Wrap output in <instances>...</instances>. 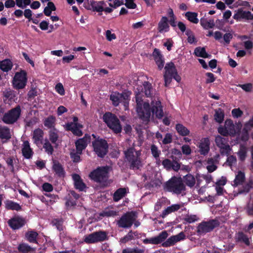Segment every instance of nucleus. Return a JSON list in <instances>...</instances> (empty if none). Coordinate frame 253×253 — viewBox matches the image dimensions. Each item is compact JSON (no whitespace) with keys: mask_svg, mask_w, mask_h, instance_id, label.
I'll return each instance as SVG.
<instances>
[{"mask_svg":"<svg viewBox=\"0 0 253 253\" xmlns=\"http://www.w3.org/2000/svg\"><path fill=\"white\" fill-rule=\"evenodd\" d=\"M135 91V100L136 102V112L139 117L144 122L147 123L149 121L151 116V111L149 103L143 102L142 97L143 92Z\"/></svg>","mask_w":253,"mask_h":253,"instance_id":"1","label":"nucleus"},{"mask_svg":"<svg viewBox=\"0 0 253 253\" xmlns=\"http://www.w3.org/2000/svg\"><path fill=\"white\" fill-rule=\"evenodd\" d=\"M125 157L128 162L130 168L133 169H138L142 167L140 160L141 152L135 151L133 148H129L124 152Z\"/></svg>","mask_w":253,"mask_h":253,"instance_id":"2","label":"nucleus"},{"mask_svg":"<svg viewBox=\"0 0 253 253\" xmlns=\"http://www.w3.org/2000/svg\"><path fill=\"white\" fill-rule=\"evenodd\" d=\"M165 70L164 78L166 86H168L170 84L172 79H174L177 82L180 81L181 78L178 75L177 70L172 62L167 63L165 67Z\"/></svg>","mask_w":253,"mask_h":253,"instance_id":"3","label":"nucleus"},{"mask_svg":"<svg viewBox=\"0 0 253 253\" xmlns=\"http://www.w3.org/2000/svg\"><path fill=\"white\" fill-rule=\"evenodd\" d=\"M240 128L238 126H235L231 120H227L224 123V126H220L218 128V132L223 136H235L240 131Z\"/></svg>","mask_w":253,"mask_h":253,"instance_id":"4","label":"nucleus"},{"mask_svg":"<svg viewBox=\"0 0 253 253\" xmlns=\"http://www.w3.org/2000/svg\"><path fill=\"white\" fill-rule=\"evenodd\" d=\"M165 189L169 192L179 194L185 191V186L181 179L174 177L166 182Z\"/></svg>","mask_w":253,"mask_h":253,"instance_id":"5","label":"nucleus"},{"mask_svg":"<svg viewBox=\"0 0 253 253\" xmlns=\"http://www.w3.org/2000/svg\"><path fill=\"white\" fill-rule=\"evenodd\" d=\"M104 122L113 131L118 133L121 131L122 127L119 120L111 113H106L103 116Z\"/></svg>","mask_w":253,"mask_h":253,"instance_id":"6","label":"nucleus"},{"mask_svg":"<svg viewBox=\"0 0 253 253\" xmlns=\"http://www.w3.org/2000/svg\"><path fill=\"white\" fill-rule=\"evenodd\" d=\"M219 225V222L217 219H211L207 221H203L199 223L197 228V235L204 236L206 233L213 230Z\"/></svg>","mask_w":253,"mask_h":253,"instance_id":"7","label":"nucleus"},{"mask_svg":"<svg viewBox=\"0 0 253 253\" xmlns=\"http://www.w3.org/2000/svg\"><path fill=\"white\" fill-rule=\"evenodd\" d=\"M137 217V215L134 212H127L117 221V225L120 228H129L131 227Z\"/></svg>","mask_w":253,"mask_h":253,"instance_id":"8","label":"nucleus"},{"mask_svg":"<svg viewBox=\"0 0 253 253\" xmlns=\"http://www.w3.org/2000/svg\"><path fill=\"white\" fill-rule=\"evenodd\" d=\"M21 113V107L19 105H18L5 113L3 116L2 121L7 125L13 124L20 118Z\"/></svg>","mask_w":253,"mask_h":253,"instance_id":"9","label":"nucleus"},{"mask_svg":"<svg viewBox=\"0 0 253 253\" xmlns=\"http://www.w3.org/2000/svg\"><path fill=\"white\" fill-rule=\"evenodd\" d=\"M108 167H99L91 172L89 176L94 181L104 182L108 177Z\"/></svg>","mask_w":253,"mask_h":253,"instance_id":"10","label":"nucleus"},{"mask_svg":"<svg viewBox=\"0 0 253 253\" xmlns=\"http://www.w3.org/2000/svg\"><path fill=\"white\" fill-rule=\"evenodd\" d=\"M129 98V94L128 93L123 92L120 93L118 92L112 93L110 97V99L114 106H117L120 102H123L126 110L127 109L128 106Z\"/></svg>","mask_w":253,"mask_h":253,"instance_id":"11","label":"nucleus"},{"mask_svg":"<svg viewBox=\"0 0 253 253\" xmlns=\"http://www.w3.org/2000/svg\"><path fill=\"white\" fill-rule=\"evenodd\" d=\"M107 239V234L105 231L94 232L84 237V242L87 244L101 242Z\"/></svg>","mask_w":253,"mask_h":253,"instance_id":"12","label":"nucleus"},{"mask_svg":"<svg viewBox=\"0 0 253 253\" xmlns=\"http://www.w3.org/2000/svg\"><path fill=\"white\" fill-rule=\"evenodd\" d=\"M215 142L216 146L219 148L220 153L221 155H228L231 149L228 143V139L217 135L215 138Z\"/></svg>","mask_w":253,"mask_h":253,"instance_id":"13","label":"nucleus"},{"mask_svg":"<svg viewBox=\"0 0 253 253\" xmlns=\"http://www.w3.org/2000/svg\"><path fill=\"white\" fill-rule=\"evenodd\" d=\"M26 76L27 74L24 71L16 73L12 81L14 87L16 89L24 88L27 81Z\"/></svg>","mask_w":253,"mask_h":253,"instance_id":"14","label":"nucleus"},{"mask_svg":"<svg viewBox=\"0 0 253 253\" xmlns=\"http://www.w3.org/2000/svg\"><path fill=\"white\" fill-rule=\"evenodd\" d=\"M94 151L98 157H103L107 152L108 145L103 139H96L92 142Z\"/></svg>","mask_w":253,"mask_h":253,"instance_id":"15","label":"nucleus"},{"mask_svg":"<svg viewBox=\"0 0 253 253\" xmlns=\"http://www.w3.org/2000/svg\"><path fill=\"white\" fill-rule=\"evenodd\" d=\"M168 236V234L167 231H164L157 236L143 239V243L145 244H159L163 242L167 238Z\"/></svg>","mask_w":253,"mask_h":253,"instance_id":"16","label":"nucleus"},{"mask_svg":"<svg viewBox=\"0 0 253 253\" xmlns=\"http://www.w3.org/2000/svg\"><path fill=\"white\" fill-rule=\"evenodd\" d=\"M185 239V235L183 232H181L177 235L172 236L163 243L164 247H168L174 245L178 242L182 241Z\"/></svg>","mask_w":253,"mask_h":253,"instance_id":"17","label":"nucleus"},{"mask_svg":"<svg viewBox=\"0 0 253 253\" xmlns=\"http://www.w3.org/2000/svg\"><path fill=\"white\" fill-rule=\"evenodd\" d=\"M90 140V136L87 134H85L83 138L78 139L75 142L76 150L79 153H82L83 150L85 149Z\"/></svg>","mask_w":253,"mask_h":253,"instance_id":"18","label":"nucleus"},{"mask_svg":"<svg viewBox=\"0 0 253 253\" xmlns=\"http://www.w3.org/2000/svg\"><path fill=\"white\" fill-rule=\"evenodd\" d=\"M152 105V112L155 114L156 116L158 118H162L163 117L164 113L162 109L161 103L158 99L156 100L155 98L151 103Z\"/></svg>","mask_w":253,"mask_h":253,"instance_id":"19","label":"nucleus"},{"mask_svg":"<svg viewBox=\"0 0 253 253\" xmlns=\"http://www.w3.org/2000/svg\"><path fill=\"white\" fill-rule=\"evenodd\" d=\"M60 131L55 128H52L49 129L48 131V140L51 143L55 145V146L58 145L60 142Z\"/></svg>","mask_w":253,"mask_h":253,"instance_id":"20","label":"nucleus"},{"mask_svg":"<svg viewBox=\"0 0 253 253\" xmlns=\"http://www.w3.org/2000/svg\"><path fill=\"white\" fill-rule=\"evenodd\" d=\"M210 141L209 138H203L201 139L198 147L201 155L206 156L210 151Z\"/></svg>","mask_w":253,"mask_h":253,"instance_id":"21","label":"nucleus"},{"mask_svg":"<svg viewBox=\"0 0 253 253\" xmlns=\"http://www.w3.org/2000/svg\"><path fill=\"white\" fill-rule=\"evenodd\" d=\"M11 138L10 129L6 126L0 125V139L2 142H6Z\"/></svg>","mask_w":253,"mask_h":253,"instance_id":"22","label":"nucleus"},{"mask_svg":"<svg viewBox=\"0 0 253 253\" xmlns=\"http://www.w3.org/2000/svg\"><path fill=\"white\" fill-rule=\"evenodd\" d=\"M219 155H216L213 158H209L207 160V169L209 172H212L217 169L216 165L218 163Z\"/></svg>","mask_w":253,"mask_h":253,"instance_id":"23","label":"nucleus"},{"mask_svg":"<svg viewBox=\"0 0 253 253\" xmlns=\"http://www.w3.org/2000/svg\"><path fill=\"white\" fill-rule=\"evenodd\" d=\"M83 126L78 123H68L66 125L67 129L71 130L75 135L81 136L83 134L82 130L80 129Z\"/></svg>","mask_w":253,"mask_h":253,"instance_id":"24","label":"nucleus"},{"mask_svg":"<svg viewBox=\"0 0 253 253\" xmlns=\"http://www.w3.org/2000/svg\"><path fill=\"white\" fill-rule=\"evenodd\" d=\"M22 153L23 156L26 159H30L33 155L32 149L30 147L28 141H24L22 144Z\"/></svg>","mask_w":253,"mask_h":253,"instance_id":"25","label":"nucleus"},{"mask_svg":"<svg viewBox=\"0 0 253 253\" xmlns=\"http://www.w3.org/2000/svg\"><path fill=\"white\" fill-rule=\"evenodd\" d=\"M128 192V188H120L117 189L113 194V200L115 202H118L126 196Z\"/></svg>","mask_w":253,"mask_h":253,"instance_id":"26","label":"nucleus"},{"mask_svg":"<svg viewBox=\"0 0 253 253\" xmlns=\"http://www.w3.org/2000/svg\"><path fill=\"white\" fill-rule=\"evenodd\" d=\"M72 178L74 181V185L77 189L80 191H84L86 188L85 184L83 182L80 176L77 174H74L72 175Z\"/></svg>","mask_w":253,"mask_h":253,"instance_id":"27","label":"nucleus"},{"mask_svg":"<svg viewBox=\"0 0 253 253\" xmlns=\"http://www.w3.org/2000/svg\"><path fill=\"white\" fill-rule=\"evenodd\" d=\"M168 19L166 16H163L158 23V30L160 33H164L169 31V26Z\"/></svg>","mask_w":253,"mask_h":253,"instance_id":"28","label":"nucleus"},{"mask_svg":"<svg viewBox=\"0 0 253 253\" xmlns=\"http://www.w3.org/2000/svg\"><path fill=\"white\" fill-rule=\"evenodd\" d=\"M43 131L40 128H37L33 131L32 137L34 142L37 145L42 143V141L43 139Z\"/></svg>","mask_w":253,"mask_h":253,"instance_id":"29","label":"nucleus"},{"mask_svg":"<svg viewBox=\"0 0 253 253\" xmlns=\"http://www.w3.org/2000/svg\"><path fill=\"white\" fill-rule=\"evenodd\" d=\"M24 220L21 218H14L8 221L9 225L13 229H17L24 225Z\"/></svg>","mask_w":253,"mask_h":253,"instance_id":"30","label":"nucleus"},{"mask_svg":"<svg viewBox=\"0 0 253 253\" xmlns=\"http://www.w3.org/2000/svg\"><path fill=\"white\" fill-rule=\"evenodd\" d=\"M153 55L155 56V61L158 65L159 69L161 70L164 67V61L162 59V57L159 50L155 48L153 52Z\"/></svg>","mask_w":253,"mask_h":253,"instance_id":"31","label":"nucleus"},{"mask_svg":"<svg viewBox=\"0 0 253 253\" xmlns=\"http://www.w3.org/2000/svg\"><path fill=\"white\" fill-rule=\"evenodd\" d=\"M38 236V233L33 230L28 231L25 233L26 240L30 243H37V238Z\"/></svg>","mask_w":253,"mask_h":253,"instance_id":"32","label":"nucleus"},{"mask_svg":"<svg viewBox=\"0 0 253 253\" xmlns=\"http://www.w3.org/2000/svg\"><path fill=\"white\" fill-rule=\"evenodd\" d=\"M194 53L197 57H201L203 58H210L211 55L209 54L206 51L205 47H197L194 50Z\"/></svg>","mask_w":253,"mask_h":253,"instance_id":"33","label":"nucleus"},{"mask_svg":"<svg viewBox=\"0 0 253 253\" xmlns=\"http://www.w3.org/2000/svg\"><path fill=\"white\" fill-rule=\"evenodd\" d=\"M51 143V142L47 138L45 139L42 142L43 148L45 152L49 155H52L54 151L53 147Z\"/></svg>","mask_w":253,"mask_h":253,"instance_id":"34","label":"nucleus"},{"mask_svg":"<svg viewBox=\"0 0 253 253\" xmlns=\"http://www.w3.org/2000/svg\"><path fill=\"white\" fill-rule=\"evenodd\" d=\"M200 24L205 29L212 28L215 25L213 19L207 20L204 18L201 19Z\"/></svg>","mask_w":253,"mask_h":253,"instance_id":"35","label":"nucleus"},{"mask_svg":"<svg viewBox=\"0 0 253 253\" xmlns=\"http://www.w3.org/2000/svg\"><path fill=\"white\" fill-rule=\"evenodd\" d=\"M12 67V63L10 60L5 59L0 61V69L3 72H8L10 70Z\"/></svg>","mask_w":253,"mask_h":253,"instance_id":"36","label":"nucleus"},{"mask_svg":"<svg viewBox=\"0 0 253 253\" xmlns=\"http://www.w3.org/2000/svg\"><path fill=\"white\" fill-rule=\"evenodd\" d=\"M184 182L189 187H193L196 183L195 178L191 174H188L183 177Z\"/></svg>","mask_w":253,"mask_h":253,"instance_id":"37","label":"nucleus"},{"mask_svg":"<svg viewBox=\"0 0 253 253\" xmlns=\"http://www.w3.org/2000/svg\"><path fill=\"white\" fill-rule=\"evenodd\" d=\"M52 166L53 169L59 176H63L64 174V170L61 165L56 161H53Z\"/></svg>","mask_w":253,"mask_h":253,"instance_id":"38","label":"nucleus"},{"mask_svg":"<svg viewBox=\"0 0 253 253\" xmlns=\"http://www.w3.org/2000/svg\"><path fill=\"white\" fill-rule=\"evenodd\" d=\"M245 179V173L241 171H239L238 172V174L236 175L235 178L234 180L233 185L234 186H237L239 185L242 184L244 181Z\"/></svg>","mask_w":253,"mask_h":253,"instance_id":"39","label":"nucleus"},{"mask_svg":"<svg viewBox=\"0 0 253 253\" xmlns=\"http://www.w3.org/2000/svg\"><path fill=\"white\" fill-rule=\"evenodd\" d=\"M5 205V208L7 210L19 211L21 209V206L19 204L11 201H6Z\"/></svg>","mask_w":253,"mask_h":253,"instance_id":"40","label":"nucleus"},{"mask_svg":"<svg viewBox=\"0 0 253 253\" xmlns=\"http://www.w3.org/2000/svg\"><path fill=\"white\" fill-rule=\"evenodd\" d=\"M44 125L50 129L55 128V118L52 116L47 117L44 121Z\"/></svg>","mask_w":253,"mask_h":253,"instance_id":"41","label":"nucleus"},{"mask_svg":"<svg viewBox=\"0 0 253 253\" xmlns=\"http://www.w3.org/2000/svg\"><path fill=\"white\" fill-rule=\"evenodd\" d=\"M185 16L189 21L193 23L197 24L199 22L197 13L188 11L185 13Z\"/></svg>","mask_w":253,"mask_h":253,"instance_id":"42","label":"nucleus"},{"mask_svg":"<svg viewBox=\"0 0 253 253\" xmlns=\"http://www.w3.org/2000/svg\"><path fill=\"white\" fill-rule=\"evenodd\" d=\"M175 128L178 133L182 136H186L190 133L189 130L182 124H177Z\"/></svg>","mask_w":253,"mask_h":253,"instance_id":"43","label":"nucleus"},{"mask_svg":"<svg viewBox=\"0 0 253 253\" xmlns=\"http://www.w3.org/2000/svg\"><path fill=\"white\" fill-rule=\"evenodd\" d=\"M118 214V211L110 208H106L100 214L101 216L106 217H114Z\"/></svg>","mask_w":253,"mask_h":253,"instance_id":"44","label":"nucleus"},{"mask_svg":"<svg viewBox=\"0 0 253 253\" xmlns=\"http://www.w3.org/2000/svg\"><path fill=\"white\" fill-rule=\"evenodd\" d=\"M247 149L244 145H240V149L237 152L239 159L241 161H244L247 157Z\"/></svg>","mask_w":253,"mask_h":253,"instance_id":"45","label":"nucleus"},{"mask_svg":"<svg viewBox=\"0 0 253 253\" xmlns=\"http://www.w3.org/2000/svg\"><path fill=\"white\" fill-rule=\"evenodd\" d=\"M214 117L216 122L219 123L222 122L224 117V114L221 109L219 108L215 110Z\"/></svg>","mask_w":253,"mask_h":253,"instance_id":"46","label":"nucleus"},{"mask_svg":"<svg viewBox=\"0 0 253 253\" xmlns=\"http://www.w3.org/2000/svg\"><path fill=\"white\" fill-rule=\"evenodd\" d=\"M136 235V234L135 232H133L130 230L125 236L120 239V242L121 243H126L134 239V236Z\"/></svg>","mask_w":253,"mask_h":253,"instance_id":"47","label":"nucleus"},{"mask_svg":"<svg viewBox=\"0 0 253 253\" xmlns=\"http://www.w3.org/2000/svg\"><path fill=\"white\" fill-rule=\"evenodd\" d=\"M18 250L22 253H27L34 250L29 245L26 243H21L18 246Z\"/></svg>","mask_w":253,"mask_h":253,"instance_id":"48","label":"nucleus"},{"mask_svg":"<svg viewBox=\"0 0 253 253\" xmlns=\"http://www.w3.org/2000/svg\"><path fill=\"white\" fill-rule=\"evenodd\" d=\"M104 4V2L103 1H95L93 2L91 4L92 7L94 11L97 12H102L104 10L103 5Z\"/></svg>","mask_w":253,"mask_h":253,"instance_id":"49","label":"nucleus"},{"mask_svg":"<svg viewBox=\"0 0 253 253\" xmlns=\"http://www.w3.org/2000/svg\"><path fill=\"white\" fill-rule=\"evenodd\" d=\"M56 7L52 2H48L47 6H46L43 12L46 16H49L50 15L52 11H55Z\"/></svg>","mask_w":253,"mask_h":253,"instance_id":"50","label":"nucleus"},{"mask_svg":"<svg viewBox=\"0 0 253 253\" xmlns=\"http://www.w3.org/2000/svg\"><path fill=\"white\" fill-rule=\"evenodd\" d=\"M143 86L145 95L147 97H150L153 92L151 84L147 82H145L143 84Z\"/></svg>","mask_w":253,"mask_h":253,"instance_id":"51","label":"nucleus"},{"mask_svg":"<svg viewBox=\"0 0 253 253\" xmlns=\"http://www.w3.org/2000/svg\"><path fill=\"white\" fill-rule=\"evenodd\" d=\"M145 250L137 247L124 249L122 253H144Z\"/></svg>","mask_w":253,"mask_h":253,"instance_id":"52","label":"nucleus"},{"mask_svg":"<svg viewBox=\"0 0 253 253\" xmlns=\"http://www.w3.org/2000/svg\"><path fill=\"white\" fill-rule=\"evenodd\" d=\"M82 153H79V152L76 150H72L70 153V157L74 162H79L81 160L80 155Z\"/></svg>","mask_w":253,"mask_h":253,"instance_id":"53","label":"nucleus"},{"mask_svg":"<svg viewBox=\"0 0 253 253\" xmlns=\"http://www.w3.org/2000/svg\"><path fill=\"white\" fill-rule=\"evenodd\" d=\"M151 151L153 156L156 159H158L159 158L161 154V151L159 150L158 148L155 145H151Z\"/></svg>","mask_w":253,"mask_h":253,"instance_id":"54","label":"nucleus"},{"mask_svg":"<svg viewBox=\"0 0 253 253\" xmlns=\"http://www.w3.org/2000/svg\"><path fill=\"white\" fill-rule=\"evenodd\" d=\"M240 17L243 19L253 20V14L250 11H243L241 13Z\"/></svg>","mask_w":253,"mask_h":253,"instance_id":"55","label":"nucleus"},{"mask_svg":"<svg viewBox=\"0 0 253 253\" xmlns=\"http://www.w3.org/2000/svg\"><path fill=\"white\" fill-rule=\"evenodd\" d=\"M232 116L234 118H238L242 116L243 114V112L242 110L240 109V108H236L232 110L231 112Z\"/></svg>","mask_w":253,"mask_h":253,"instance_id":"56","label":"nucleus"},{"mask_svg":"<svg viewBox=\"0 0 253 253\" xmlns=\"http://www.w3.org/2000/svg\"><path fill=\"white\" fill-rule=\"evenodd\" d=\"M238 239L239 240L242 241L244 243H245L247 245H249L250 241L248 237L243 234V233H239L238 234Z\"/></svg>","mask_w":253,"mask_h":253,"instance_id":"57","label":"nucleus"},{"mask_svg":"<svg viewBox=\"0 0 253 253\" xmlns=\"http://www.w3.org/2000/svg\"><path fill=\"white\" fill-rule=\"evenodd\" d=\"M185 220L188 223H193L198 220V218L196 215H187L184 218Z\"/></svg>","mask_w":253,"mask_h":253,"instance_id":"58","label":"nucleus"},{"mask_svg":"<svg viewBox=\"0 0 253 253\" xmlns=\"http://www.w3.org/2000/svg\"><path fill=\"white\" fill-rule=\"evenodd\" d=\"M237 159L235 156L231 155L228 157L226 161V163L230 166H232L233 165L236 164Z\"/></svg>","mask_w":253,"mask_h":253,"instance_id":"59","label":"nucleus"},{"mask_svg":"<svg viewBox=\"0 0 253 253\" xmlns=\"http://www.w3.org/2000/svg\"><path fill=\"white\" fill-rule=\"evenodd\" d=\"M238 86L241 87L244 90H245L246 92L251 91L253 88V85L251 83H248L244 84H239Z\"/></svg>","mask_w":253,"mask_h":253,"instance_id":"60","label":"nucleus"},{"mask_svg":"<svg viewBox=\"0 0 253 253\" xmlns=\"http://www.w3.org/2000/svg\"><path fill=\"white\" fill-rule=\"evenodd\" d=\"M55 89L56 91L60 95H63L65 94V90L64 87L62 84L58 83L55 86Z\"/></svg>","mask_w":253,"mask_h":253,"instance_id":"61","label":"nucleus"},{"mask_svg":"<svg viewBox=\"0 0 253 253\" xmlns=\"http://www.w3.org/2000/svg\"><path fill=\"white\" fill-rule=\"evenodd\" d=\"M172 161L168 159H166L162 162V165L164 168L167 170H170Z\"/></svg>","mask_w":253,"mask_h":253,"instance_id":"62","label":"nucleus"},{"mask_svg":"<svg viewBox=\"0 0 253 253\" xmlns=\"http://www.w3.org/2000/svg\"><path fill=\"white\" fill-rule=\"evenodd\" d=\"M253 187V183L252 182H250L247 183L243 190H241L239 193H247L249 192L250 189Z\"/></svg>","mask_w":253,"mask_h":253,"instance_id":"63","label":"nucleus"},{"mask_svg":"<svg viewBox=\"0 0 253 253\" xmlns=\"http://www.w3.org/2000/svg\"><path fill=\"white\" fill-rule=\"evenodd\" d=\"M181 150L183 154L188 155L191 153V149L190 146L188 145H184L181 147Z\"/></svg>","mask_w":253,"mask_h":253,"instance_id":"64","label":"nucleus"}]
</instances>
